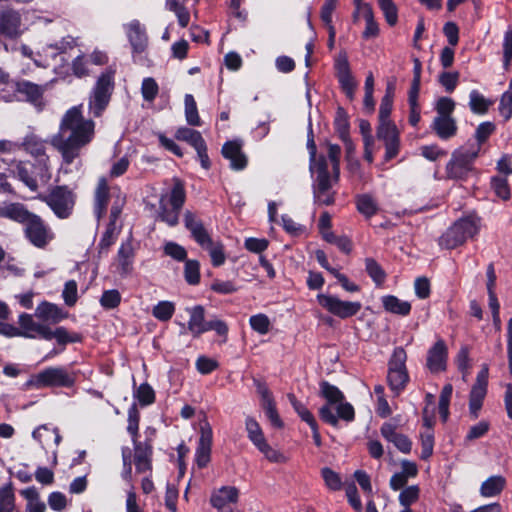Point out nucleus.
Returning a JSON list of instances; mask_svg holds the SVG:
<instances>
[{"mask_svg":"<svg viewBox=\"0 0 512 512\" xmlns=\"http://www.w3.org/2000/svg\"><path fill=\"white\" fill-rule=\"evenodd\" d=\"M493 102L484 97L478 90L473 89L469 93V108L472 113L485 115Z\"/></svg>","mask_w":512,"mask_h":512,"instance_id":"34","label":"nucleus"},{"mask_svg":"<svg viewBox=\"0 0 512 512\" xmlns=\"http://www.w3.org/2000/svg\"><path fill=\"white\" fill-rule=\"evenodd\" d=\"M221 154L225 159L230 160L231 169L241 171L247 167L248 159L242 152V145L239 141H226L222 146Z\"/></svg>","mask_w":512,"mask_h":512,"instance_id":"20","label":"nucleus"},{"mask_svg":"<svg viewBox=\"0 0 512 512\" xmlns=\"http://www.w3.org/2000/svg\"><path fill=\"white\" fill-rule=\"evenodd\" d=\"M186 311L189 313L187 328L193 338H199L202 334L213 330L218 336L223 337V343L227 341L229 327L225 321L220 319L207 321L205 308L202 305L188 307Z\"/></svg>","mask_w":512,"mask_h":512,"instance_id":"7","label":"nucleus"},{"mask_svg":"<svg viewBox=\"0 0 512 512\" xmlns=\"http://www.w3.org/2000/svg\"><path fill=\"white\" fill-rule=\"evenodd\" d=\"M430 128L436 134V136L443 141L450 140L451 138L455 137L458 132L457 122L454 117L435 116L430 125Z\"/></svg>","mask_w":512,"mask_h":512,"instance_id":"23","label":"nucleus"},{"mask_svg":"<svg viewBox=\"0 0 512 512\" xmlns=\"http://www.w3.org/2000/svg\"><path fill=\"white\" fill-rule=\"evenodd\" d=\"M163 252L178 262H185L188 259L187 250L182 245L173 241H169L164 245Z\"/></svg>","mask_w":512,"mask_h":512,"instance_id":"64","label":"nucleus"},{"mask_svg":"<svg viewBox=\"0 0 512 512\" xmlns=\"http://www.w3.org/2000/svg\"><path fill=\"white\" fill-rule=\"evenodd\" d=\"M126 34L131 45L133 62L141 66L148 65L149 59L143 55L149 44L145 26L139 20H132L127 26Z\"/></svg>","mask_w":512,"mask_h":512,"instance_id":"11","label":"nucleus"},{"mask_svg":"<svg viewBox=\"0 0 512 512\" xmlns=\"http://www.w3.org/2000/svg\"><path fill=\"white\" fill-rule=\"evenodd\" d=\"M116 69L107 67L96 80L89 99V110L94 117H100L107 108L115 86Z\"/></svg>","mask_w":512,"mask_h":512,"instance_id":"8","label":"nucleus"},{"mask_svg":"<svg viewBox=\"0 0 512 512\" xmlns=\"http://www.w3.org/2000/svg\"><path fill=\"white\" fill-rule=\"evenodd\" d=\"M134 464L137 473H150L153 470V444L152 439L146 438L144 441L134 439Z\"/></svg>","mask_w":512,"mask_h":512,"instance_id":"15","label":"nucleus"},{"mask_svg":"<svg viewBox=\"0 0 512 512\" xmlns=\"http://www.w3.org/2000/svg\"><path fill=\"white\" fill-rule=\"evenodd\" d=\"M333 127L339 139L350 136L349 115L347 111L341 106H339L336 110Z\"/></svg>","mask_w":512,"mask_h":512,"instance_id":"35","label":"nucleus"},{"mask_svg":"<svg viewBox=\"0 0 512 512\" xmlns=\"http://www.w3.org/2000/svg\"><path fill=\"white\" fill-rule=\"evenodd\" d=\"M184 226L190 232L191 238L201 247L211 245L213 240L211 234L204 226L202 219H200L194 212L186 210L184 213Z\"/></svg>","mask_w":512,"mask_h":512,"instance_id":"16","label":"nucleus"},{"mask_svg":"<svg viewBox=\"0 0 512 512\" xmlns=\"http://www.w3.org/2000/svg\"><path fill=\"white\" fill-rule=\"evenodd\" d=\"M20 334L18 337L34 339L39 336L41 339L50 341L55 339L59 346H67L72 343H81L83 336L79 332H69L64 326H59L55 330L47 325L37 323L33 320L32 315L22 313L19 316Z\"/></svg>","mask_w":512,"mask_h":512,"instance_id":"2","label":"nucleus"},{"mask_svg":"<svg viewBox=\"0 0 512 512\" xmlns=\"http://www.w3.org/2000/svg\"><path fill=\"white\" fill-rule=\"evenodd\" d=\"M46 87V85H39L26 79L11 80L8 83L7 91L3 90L2 98L6 102H26L41 111L45 106Z\"/></svg>","mask_w":512,"mask_h":512,"instance_id":"6","label":"nucleus"},{"mask_svg":"<svg viewBox=\"0 0 512 512\" xmlns=\"http://www.w3.org/2000/svg\"><path fill=\"white\" fill-rule=\"evenodd\" d=\"M490 185L497 197L504 201L510 199L511 190L507 177H503L502 175L492 176Z\"/></svg>","mask_w":512,"mask_h":512,"instance_id":"47","label":"nucleus"},{"mask_svg":"<svg viewBox=\"0 0 512 512\" xmlns=\"http://www.w3.org/2000/svg\"><path fill=\"white\" fill-rule=\"evenodd\" d=\"M40 199L53 211L59 219L69 218L74 210L76 194L67 185H56Z\"/></svg>","mask_w":512,"mask_h":512,"instance_id":"10","label":"nucleus"},{"mask_svg":"<svg viewBox=\"0 0 512 512\" xmlns=\"http://www.w3.org/2000/svg\"><path fill=\"white\" fill-rule=\"evenodd\" d=\"M319 388L320 396L327 402L319 409V417L324 423L338 427V417L332 412L331 406L344 401L345 395L337 386L326 380L320 382Z\"/></svg>","mask_w":512,"mask_h":512,"instance_id":"12","label":"nucleus"},{"mask_svg":"<svg viewBox=\"0 0 512 512\" xmlns=\"http://www.w3.org/2000/svg\"><path fill=\"white\" fill-rule=\"evenodd\" d=\"M479 157V148H457L445 166V179L466 182L477 173L475 161Z\"/></svg>","mask_w":512,"mask_h":512,"instance_id":"5","label":"nucleus"},{"mask_svg":"<svg viewBox=\"0 0 512 512\" xmlns=\"http://www.w3.org/2000/svg\"><path fill=\"white\" fill-rule=\"evenodd\" d=\"M180 210H175L173 207L169 209L164 203L163 199L160 200L158 219L165 222L170 227H175L179 223Z\"/></svg>","mask_w":512,"mask_h":512,"instance_id":"56","label":"nucleus"},{"mask_svg":"<svg viewBox=\"0 0 512 512\" xmlns=\"http://www.w3.org/2000/svg\"><path fill=\"white\" fill-rule=\"evenodd\" d=\"M110 197V188L107 179L101 177L98 180L93 199V214L97 221H100L106 216Z\"/></svg>","mask_w":512,"mask_h":512,"instance_id":"19","label":"nucleus"},{"mask_svg":"<svg viewBox=\"0 0 512 512\" xmlns=\"http://www.w3.org/2000/svg\"><path fill=\"white\" fill-rule=\"evenodd\" d=\"M287 398L291 406L293 407L294 411L297 413V415L300 417L302 421H304L308 425L317 422L312 412L305 406V404H303L301 401L297 399L295 394L288 393Z\"/></svg>","mask_w":512,"mask_h":512,"instance_id":"49","label":"nucleus"},{"mask_svg":"<svg viewBox=\"0 0 512 512\" xmlns=\"http://www.w3.org/2000/svg\"><path fill=\"white\" fill-rule=\"evenodd\" d=\"M22 146L26 152L36 157L37 160L44 159L46 162L48 161V157L45 154V142L37 135H27L22 142Z\"/></svg>","mask_w":512,"mask_h":512,"instance_id":"32","label":"nucleus"},{"mask_svg":"<svg viewBox=\"0 0 512 512\" xmlns=\"http://www.w3.org/2000/svg\"><path fill=\"white\" fill-rule=\"evenodd\" d=\"M15 493L13 483L0 487V512H13L15 509Z\"/></svg>","mask_w":512,"mask_h":512,"instance_id":"39","label":"nucleus"},{"mask_svg":"<svg viewBox=\"0 0 512 512\" xmlns=\"http://www.w3.org/2000/svg\"><path fill=\"white\" fill-rule=\"evenodd\" d=\"M21 16L17 11L7 9L0 11V35L15 38L20 33Z\"/></svg>","mask_w":512,"mask_h":512,"instance_id":"22","label":"nucleus"},{"mask_svg":"<svg viewBox=\"0 0 512 512\" xmlns=\"http://www.w3.org/2000/svg\"><path fill=\"white\" fill-rule=\"evenodd\" d=\"M326 487L331 491H340L342 489V479L339 473L330 467H323L320 471Z\"/></svg>","mask_w":512,"mask_h":512,"instance_id":"60","label":"nucleus"},{"mask_svg":"<svg viewBox=\"0 0 512 512\" xmlns=\"http://www.w3.org/2000/svg\"><path fill=\"white\" fill-rule=\"evenodd\" d=\"M239 498V490L234 486H222L214 491L210 497L212 507L220 510L228 503H237Z\"/></svg>","mask_w":512,"mask_h":512,"instance_id":"25","label":"nucleus"},{"mask_svg":"<svg viewBox=\"0 0 512 512\" xmlns=\"http://www.w3.org/2000/svg\"><path fill=\"white\" fill-rule=\"evenodd\" d=\"M212 439V428L205 422L200 427V438L195 451V462L199 469L206 468L211 460Z\"/></svg>","mask_w":512,"mask_h":512,"instance_id":"18","label":"nucleus"},{"mask_svg":"<svg viewBox=\"0 0 512 512\" xmlns=\"http://www.w3.org/2000/svg\"><path fill=\"white\" fill-rule=\"evenodd\" d=\"M24 235L33 246L41 249L52 239L50 228L37 214H33L24 224Z\"/></svg>","mask_w":512,"mask_h":512,"instance_id":"14","label":"nucleus"},{"mask_svg":"<svg viewBox=\"0 0 512 512\" xmlns=\"http://www.w3.org/2000/svg\"><path fill=\"white\" fill-rule=\"evenodd\" d=\"M385 311L400 315L407 316L411 312V304L408 301L400 300L394 295H385L381 299Z\"/></svg>","mask_w":512,"mask_h":512,"instance_id":"31","label":"nucleus"},{"mask_svg":"<svg viewBox=\"0 0 512 512\" xmlns=\"http://www.w3.org/2000/svg\"><path fill=\"white\" fill-rule=\"evenodd\" d=\"M183 274L187 284L192 286L198 285L201 281L200 262L196 259H187Z\"/></svg>","mask_w":512,"mask_h":512,"instance_id":"48","label":"nucleus"},{"mask_svg":"<svg viewBox=\"0 0 512 512\" xmlns=\"http://www.w3.org/2000/svg\"><path fill=\"white\" fill-rule=\"evenodd\" d=\"M75 46V39L68 35L63 37L60 41H57L52 44H48L45 48V52L48 53L49 50H52L50 56L55 58L57 55H61L66 53L68 50L72 49Z\"/></svg>","mask_w":512,"mask_h":512,"instance_id":"57","label":"nucleus"},{"mask_svg":"<svg viewBox=\"0 0 512 512\" xmlns=\"http://www.w3.org/2000/svg\"><path fill=\"white\" fill-rule=\"evenodd\" d=\"M420 496V488L418 485H411L404 488L398 497L399 503L404 508H410L412 504L418 501Z\"/></svg>","mask_w":512,"mask_h":512,"instance_id":"62","label":"nucleus"},{"mask_svg":"<svg viewBox=\"0 0 512 512\" xmlns=\"http://www.w3.org/2000/svg\"><path fill=\"white\" fill-rule=\"evenodd\" d=\"M186 201V191L184 183L180 179H174V183L169 195V203L175 210H181Z\"/></svg>","mask_w":512,"mask_h":512,"instance_id":"40","label":"nucleus"},{"mask_svg":"<svg viewBox=\"0 0 512 512\" xmlns=\"http://www.w3.org/2000/svg\"><path fill=\"white\" fill-rule=\"evenodd\" d=\"M34 213L26 209L22 203H10L0 207V217L25 224Z\"/></svg>","mask_w":512,"mask_h":512,"instance_id":"26","label":"nucleus"},{"mask_svg":"<svg viewBox=\"0 0 512 512\" xmlns=\"http://www.w3.org/2000/svg\"><path fill=\"white\" fill-rule=\"evenodd\" d=\"M381 435L388 442L394 444V446L402 453L409 454L412 449V442L408 436L398 433L396 425L385 422L380 428Z\"/></svg>","mask_w":512,"mask_h":512,"instance_id":"21","label":"nucleus"},{"mask_svg":"<svg viewBox=\"0 0 512 512\" xmlns=\"http://www.w3.org/2000/svg\"><path fill=\"white\" fill-rule=\"evenodd\" d=\"M95 133V123L85 119L80 106L66 111L61 123L60 132L54 136L52 144L61 153L66 164H72L79 157L83 147L88 145Z\"/></svg>","mask_w":512,"mask_h":512,"instance_id":"1","label":"nucleus"},{"mask_svg":"<svg viewBox=\"0 0 512 512\" xmlns=\"http://www.w3.org/2000/svg\"><path fill=\"white\" fill-rule=\"evenodd\" d=\"M409 381L407 369L388 368L387 382L396 394L402 392Z\"/></svg>","mask_w":512,"mask_h":512,"instance_id":"33","label":"nucleus"},{"mask_svg":"<svg viewBox=\"0 0 512 512\" xmlns=\"http://www.w3.org/2000/svg\"><path fill=\"white\" fill-rule=\"evenodd\" d=\"M506 486V479L501 475L488 477L480 486V495L485 498L495 497L501 494Z\"/></svg>","mask_w":512,"mask_h":512,"instance_id":"30","label":"nucleus"},{"mask_svg":"<svg viewBox=\"0 0 512 512\" xmlns=\"http://www.w3.org/2000/svg\"><path fill=\"white\" fill-rule=\"evenodd\" d=\"M35 315L44 322H51L52 324H57L62 320L66 319L68 313L65 312L57 304L48 301H43L37 306Z\"/></svg>","mask_w":512,"mask_h":512,"instance_id":"24","label":"nucleus"},{"mask_svg":"<svg viewBox=\"0 0 512 512\" xmlns=\"http://www.w3.org/2000/svg\"><path fill=\"white\" fill-rule=\"evenodd\" d=\"M122 300V296L117 289L104 290L100 297V305L104 310H113L117 308Z\"/></svg>","mask_w":512,"mask_h":512,"instance_id":"59","label":"nucleus"},{"mask_svg":"<svg viewBox=\"0 0 512 512\" xmlns=\"http://www.w3.org/2000/svg\"><path fill=\"white\" fill-rule=\"evenodd\" d=\"M365 270L376 285H381L386 279V272L374 258L365 259Z\"/></svg>","mask_w":512,"mask_h":512,"instance_id":"53","label":"nucleus"},{"mask_svg":"<svg viewBox=\"0 0 512 512\" xmlns=\"http://www.w3.org/2000/svg\"><path fill=\"white\" fill-rule=\"evenodd\" d=\"M165 7L167 10L174 12L178 24L182 28H186L190 22V12L180 0H166Z\"/></svg>","mask_w":512,"mask_h":512,"instance_id":"37","label":"nucleus"},{"mask_svg":"<svg viewBox=\"0 0 512 512\" xmlns=\"http://www.w3.org/2000/svg\"><path fill=\"white\" fill-rule=\"evenodd\" d=\"M175 312V305L170 301H160L154 306L152 314L159 321H169Z\"/></svg>","mask_w":512,"mask_h":512,"instance_id":"61","label":"nucleus"},{"mask_svg":"<svg viewBox=\"0 0 512 512\" xmlns=\"http://www.w3.org/2000/svg\"><path fill=\"white\" fill-rule=\"evenodd\" d=\"M460 78L458 71H443L438 76V82L444 87L447 93H452L456 89Z\"/></svg>","mask_w":512,"mask_h":512,"instance_id":"63","label":"nucleus"},{"mask_svg":"<svg viewBox=\"0 0 512 512\" xmlns=\"http://www.w3.org/2000/svg\"><path fill=\"white\" fill-rule=\"evenodd\" d=\"M496 131V125L491 121H485L480 123L474 133V138L477 142V146L475 148H479L481 150V146L487 142L491 135H493Z\"/></svg>","mask_w":512,"mask_h":512,"instance_id":"52","label":"nucleus"},{"mask_svg":"<svg viewBox=\"0 0 512 512\" xmlns=\"http://www.w3.org/2000/svg\"><path fill=\"white\" fill-rule=\"evenodd\" d=\"M387 24L393 27L398 22V8L393 0H377Z\"/></svg>","mask_w":512,"mask_h":512,"instance_id":"54","label":"nucleus"},{"mask_svg":"<svg viewBox=\"0 0 512 512\" xmlns=\"http://www.w3.org/2000/svg\"><path fill=\"white\" fill-rule=\"evenodd\" d=\"M455 364L462 374V379L466 381V377L469 375L471 368L470 348L468 345H462L460 347L455 357Z\"/></svg>","mask_w":512,"mask_h":512,"instance_id":"45","label":"nucleus"},{"mask_svg":"<svg viewBox=\"0 0 512 512\" xmlns=\"http://www.w3.org/2000/svg\"><path fill=\"white\" fill-rule=\"evenodd\" d=\"M245 428L247 431L248 439L256 448L267 441L260 424L255 418L248 416L245 419Z\"/></svg>","mask_w":512,"mask_h":512,"instance_id":"36","label":"nucleus"},{"mask_svg":"<svg viewBox=\"0 0 512 512\" xmlns=\"http://www.w3.org/2000/svg\"><path fill=\"white\" fill-rule=\"evenodd\" d=\"M202 249L209 253L211 264L213 267H220L226 261L225 247L221 241H211V245H207Z\"/></svg>","mask_w":512,"mask_h":512,"instance_id":"43","label":"nucleus"},{"mask_svg":"<svg viewBox=\"0 0 512 512\" xmlns=\"http://www.w3.org/2000/svg\"><path fill=\"white\" fill-rule=\"evenodd\" d=\"M77 382V373L68 371L64 366H49L33 374L22 389L73 388Z\"/></svg>","mask_w":512,"mask_h":512,"instance_id":"3","label":"nucleus"},{"mask_svg":"<svg viewBox=\"0 0 512 512\" xmlns=\"http://www.w3.org/2000/svg\"><path fill=\"white\" fill-rule=\"evenodd\" d=\"M355 206L357 211L366 219H371L379 211V206L372 195L368 193L355 196Z\"/></svg>","mask_w":512,"mask_h":512,"instance_id":"29","label":"nucleus"},{"mask_svg":"<svg viewBox=\"0 0 512 512\" xmlns=\"http://www.w3.org/2000/svg\"><path fill=\"white\" fill-rule=\"evenodd\" d=\"M481 219L470 214L457 219L439 237L438 245L441 249L453 250L462 246L468 239L475 237L480 231Z\"/></svg>","mask_w":512,"mask_h":512,"instance_id":"4","label":"nucleus"},{"mask_svg":"<svg viewBox=\"0 0 512 512\" xmlns=\"http://www.w3.org/2000/svg\"><path fill=\"white\" fill-rule=\"evenodd\" d=\"M453 386L448 383L444 385L439 396L438 410L439 415L443 423L448 420L449 417V405L452 397Z\"/></svg>","mask_w":512,"mask_h":512,"instance_id":"50","label":"nucleus"},{"mask_svg":"<svg viewBox=\"0 0 512 512\" xmlns=\"http://www.w3.org/2000/svg\"><path fill=\"white\" fill-rule=\"evenodd\" d=\"M364 19L366 22V27L362 32V38L364 40L376 38L380 33V29L377 21L374 18V12L371 5L364 6Z\"/></svg>","mask_w":512,"mask_h":512,"instance_id":"38","label":"nucleus"},{"mask_svg":"<svg viewBox=\"0 0 512 512\" xmlns=\"http://www.w3.org/2000/svg\"><path fill=\"white\" fill-rule=\"evenodd\" d=\"M185 118L190 126L199 127L202 125L201 118L198 113L197 103L192 94H186L184 97Z\"/></svg>","mask_w":512,"mask_h":512,"instance_id":"41","label":"nucleus"},{"mask_svg":"<svg viewBox=\"0 0 512 512\" xmlns=\"http://www.w3.org/2000/svg\"><path fill=\"white\" fill-rule=\"evenodd\" d=\"M310 171L312 173H316L315 182H319L320 190H325L330 186V181H332L333 178L329 173L328 163L325 155L316 154V159L313 162V170Z\"/></svg>","mask_w":512,"mask_h":512,"instance_id":"27","label":"nucleus"},{"mask_svg":"<svg viewBox=\"0 0 512 512\" xmlns=\"http://www.w3.org/2000/svg\"><path fill=\"white\" fill-rule=\"evenodd\" d=\"M327 147L328 158L332 165V178L334 182H338L340 177L341 147L338 144H332L329 142H327Z\"/></svg>","mask_w":512,"mask_h":512,"instance_id":"55","label":"nucleus"},{"mask_svg":"<svg viewBox=\"0 0 512 512\" xmlns=\"http://www.w3.org/2000/svg\"><path fill=\"white\" fill-rule=\"evenodd\" d=\"M128 425L127 432L131 435L132 441L134 439H138L139 437V422H140V412L137 404L134 402L128 409Z\"/></svg>","mask_w":512,"mask_h":512,"instance_id":"58","label":"nucleus"},{"mask_svg":"<svg viewBox=\"0 0 512 512\" xmlns=\"http://www.w3.org/2000/svg\"><path fill=\"white\" fill-rule=\"evenodd\" d=\"M261 407L265 413V416L269 420L270 424L276 429H282L284 422L281 419L274 398L262 401Z\"/></svg>","mask_w":512,"mask_h":512,"instance_id":"44","label":"nucleus"},{"mask_svg":"<svg viewBox=\"0 0 512 512\" xmlns=\"http://www.w3.org/2000/svg\"><path fill=\"white\" fill-rule=\"evenodd\" d=\"M116 224L108 223L106 225V229L101 236V239L98 243V253L99 254H107L110 247L116 242L117 235L115 233Z\"/></svg>","mask_w":512,"mask_h":512,"instance_id":"51","label":"nucleus"},{"mask_svg":"<svg viewBox=\"0 0 512 512\" xmlns=\"http://www.w3.org/2000/svg\"><path fill=\"white\" fill-rule=\"evenodd\" d=\"M316 298L323 309L340 319L351 318L357 315L362 308V304L358 301H344L330 294L321 293Z\"/></svg>","mask_w":512,"mask_h":512,"instance_id":"13","label":"nucleus"},{"mask_svg":"<svg viewBox=\"0 0 512 512\" xmlns=\"http://www.w3.org/2000/svg\"><path fill=\"white\" fill-rule=\"evenodd\" d=\"M448 347L446 342L439 338L428 350L426 366L431 373L444 372L447 369Z\"/></svg>","mask_w":512,"mask_h":512,"instance_id":"17","label":"nucleus"},{"mask_svg":"<svg viewBox=\"0 0 512 512\" xmlns=\"http://www.w3.org/2000/svg\"><path fill=\"white\" fill-rule=\"evenodd\" d=\"M135 399H137L141 407L152 405L156 400V394L152 386L144 382L140 384L133 393Z\"/></svg>","mask_w":512,"mask_h":512,"instance_id":"42","label":"nucleus"},{"mask_svg":"<svg viewBox=\"0 0 512 512\" xmlns=\"http://www.w3.org/2000/svg\"><path fill=\"white\" fill-rule=\"evenodd\" d=\"M11 174L23 182L31 191L38 190V179L44 181L50 177L49 168L44 159L35 162L17 161L10 165Z\"/></svg>","mask_w":512,"mask_h":512,"instance_id":"9","label":"nucleus"},{"mask_svg":"<svg viewBox=\"0 0 512 512\" xmlns=\"http://www.w3.org/2000/svg\"><path fill=\"white\" fill-rule=\"evenodd\" d=\"M175 138L177 140L187 142L193 148L205 141L199 131L188 127L178 128L175 133Z\"/></svg>","mask_w":512,"mask_h":512,"instance_id":"46","label":"nucleus"},{"mask_svg":"<svg viewBox=\"0 0 512 512\" xmlns=\"http://www.w3.org/2000/svg\"><path fill=\"white\" fill-rule=\"evenodd\" d=\"M134 249L130 241L123 242L117 252V261L121 275H128L132 270Z\"/></svg>","mask_w":512,"mask_h":512,"instance_id":"28","label":"nucleus"}]
</instances>
